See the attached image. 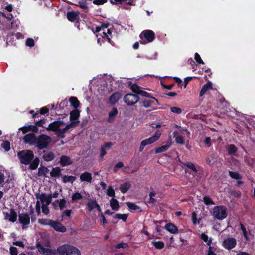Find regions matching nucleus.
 <instances>
[{
	"label": "nucleus",
	"mask_w": 255,
	"mask_h": 255,
	"mask_svg": "<svg viewBox=\"0 0 255 255\" xmlns=\"http://www.w3.org/2000/svg\"><path fill=\"white\" fill-rule=\"evenodd\" d=\"M36 197L38 199H39L42 205H49L52 200V196L51 195L48 194L47 195L45 193H41L40 194V193H37L36 194Z\"/></svg>",
	"instance_id": "10"
},
{
	"label": "nucleus",
	"mask_w": 255,
	"mask_h": 255,
	"mask_svg": "<svg viewBox=\"0 0 255 255\" xmlns=\"http://www.w3.org/2000/svg\"><path fill=\"white\" fill-rule=\"evenodd\" d=\"M56 251L47 248L46 250V252H45L44 255H56Z\"/></svg>",
	"instance_id": "58"
},
{
	"label": "nucleus",
	"mask_w": 255,
	"mask_h": 255,
	"mask_svg": "<svg viewBox=\"0 0 255 255\" xmlns=\"http://www.w3.org/2000/svg\"><path fill=\"white\" fill-rule=\"evenodd\" d=\"M121 94L120 92H116L113 93L109 98V101L111 104H115L121 98Z\"/></svg>",
	"instance_id": "23"
},
{
	"label": "nucleus",
	"mask_w": 255,
	"mask_h": 255,
	"mask_svg": "<svg viewBox=\"0 0 255 255\" xmlns=\"http://www.w3.org/2000/svg\"><path fill=\"white\" fill-rule=\"evenodd\" d=\"M36 247L38 248L39 253L44 255L45 252H46V250L47 248H44L39 242L37 243Z\"/></svg>",
	"instance_id": "51"
},
{
	"label": "nucleus",
	"mask_w": 255,
	"mask_h": 255,
	"mask_svg": "<svg viewBox=\"0 0 255 255\" xmlns=\"http://www.w3.org/2000/svg\"><path fill=\"white\" fill-rule=\"evenodd\" d=\"M82 198V196L79 192H75L72 196V200L75 201Z\"/></svg>",
	"instance_id": "61"
},
{
	"label": "nucleus",
	"mask_w": 255,
	"mask_h": 255,
	"mask_svg": "<svg viewBox=\"0 0 255 255\" xmlns=\"http://www.w3.org/2000/svg\"><path fill=\"white\" fill-rule=\"evenodd\" d=\"M161 135V132L158 130L155 132L154 135L151 137L142 141L139 147L140 152L143 150L145 146L151 144L157 141L159 139Z\"/></svg>",
	"instance_id": "6"
},
{
	"label": "nucleus",
	"mask_w": 255,
	"mask_h": 255,
	"mask_svg": "<svg viewBox=\"0 0 255 255\" xmlns=\"http://www.w3.org/2000/svg\"><path fill=\"white\" fill-rule=\"evenodd\" d=\"M80 117V111L78 109H74L70 113V119L72 121H78Z\"/></svg>",
	"instance_id": "24"
},
{
	"label": "nucleus",
	"mask_w": 255,
	"mask_h": 255,
	"mask_svg": "<svg viewBox=\"0 0 255 255\" xmlns=\"http://www.w3.org/2000/svg\"><path fill=\"white\" fill-rule=\"evenodd\" d=\"M79 12L74 11H68L67 13V18L70 22H74L79 19Z\"/></svg>",
	"instance_id": "18"
},
{
	"label": "nucleus",
	"mask_w": 255,
	"mask_h": 255,
	"mask_svg": "<svg viewBox=\"0 0 255 255\" xmlns=\"http://www.w3.org/2000/svg\"><path fill=\"white\" fill-rule=\"evenodd\" d=\"M19 130L22 131L23 133H26L30 131L36 133L38 132V129L36 126L32 125L27 126H23L20 128Z\"/></svg>",
	"instance_id": "14"
},
{
	"label": "nucleus",
	"mask_w": 255,
	"mask_h": 255,
	"mask_svg": "<svg viewBox=\"0 0 255 255\" xmlns=\"http://www.w3.org/2000/svg\"><path fill=\"white\" fill-rule=\"evenodd\" d=\"M55 133H56V134L57 135V136L58 137H59L60 138L63 139V138H65V132H64L63 129H61L59 128L58 130H57L55 132Z\"/></svg>",
	"instance_id": "52"
},
{
	"label": "nucleus",
	"mask_w": 255,
	"mask_h": 255,
	"mask_svg": "<svg viewBox=\"0 0 255 255\" xmlns=\"http://www.w3.org/2000/svg\"><path fill=\"white\" fill-rule=\"evenodd\" d=\"M171 144H172V141L171 139H169L167 141L166 144H165L164 145H162L160 147H158L157 148H156L155 149V152L156 153L165 152V151H167L170 147V146H171Z\"/></svg>",
	"instance_id": "19"
},
{
	"label": "nucleus",
	"mask_w": 255,
	"mask_h": 255,
	"mask_svg": "<svg viewBox=\"0 0 255 255\" xmlns=\"http://www.w3.org/2000/svg\"><path fill=\"white\" fill-rule=\"evenodd\" d=\"M49 172L48 168L45 166H41L38 169V176L47 177L46 174Z\"/></svg>",
	"instance_id": "33"
},
{
	"label": "nucleus",
	"mask_w": 255,
	"mask_h": 255,
	"mask_svg": "<svg viewBox=\"0 0 255 255\" xmlns=\"http://www.w3.org/2000/svg\"><path fill=\"white\" fill-rule=\"evenodd\" d=\"M204 202L205 204L207 205L214 204L212 199L208 196H205L204 197Z\"/></svg>",
	"instance_id": "54"
},
{
	"label": "nucleus",
	"mask_w": 255,
	"mask_h": 255,
	"mask_svg": "<svg viewBox=\"0 0 255 255\" xmlns=\"http://www.w3.org/2000/svg\"><path fill=\"white\" fill-rule=\"evenodd\" d=\"M152 243L157 249H162L164 247V243L162 241H152Z\"/></svg>",
	"instance_id": "42"
},
{
	"label": "nucleus",
	"mask_w": 255,
	"mask_h": 255,
	"mask_svg": "<svg viewBox=\"0 0 255 255\" xmlns=\"http://www.w3.org/2000/svg\"><path fill=\"white\" fill-rule=\"evenodd\" d=\"M69 102L71 104V105L75 109H77V108L80 105V102L76 97H71L69 99Z\"/></svg>",
	"instance_id": "30"
},
{
	"label": "nucleus",
	"mask_w": 255,
	"mask_h": 255,
	"mask_svg": "<svg viewBox=\"0 0 255 255\" xmlns=\"http://www.w3.org/2000/svg\"><path fill=\"white\" fill-rule=\"evenodd\" d=\"M211 89H212V83L211 82L209 81L202 86L199 93V96L200 97L203 96L208 90Z\"/></svg>",
	"instance_id": "25"
},
{
	"label": "nucleus",
	"mask_w": 255,
	"mask_h": 255,
	"mask_svg": "<svg viewBox=\"0 0 255 255\" xmlns=\"http://www.w3.org/2000/svg\"><path fill=\"white\" fill-rule=\"evenodd\" d=\"M229 175L233 179H236V180H241L242 177L241 175L238 173L236 172H233L229 171Z\"/></svg>",
	"instance_id": "43"
},
{
	"label": "nucleus",
	"mask_w": 255,
	"mask_h": 255,
	"mask_svg": "<svg viewBox=\"0 0 255 255\" xmlns=\"http://www.w3.org/2000/svg\"><path fill=\"white\" fill-rule=\"evenodd\" d=\"M152 100H145L143 101V105L145 108H148L150 107L152 104H153L155 102L158 103V100L154 97H151Z\"/></svg>",
	"instance_id": "32"
},
{
	"label": "nucleus",
	"mask_w": 255,
	"mask_h": 255,
	"mask_svg": "<svg viewBox=\"0 0 255 255\" xmlns=\"http://www.w3.org/2000/svg\"><path fill=\"white\" fill-rule=\"evenodd\" d=\"M112 146V143L110 142H106L102 145L100 149V156L101 158H102L104 156H105L107 152L106 150L107 149H109L111 146Z\"/></svg>",
	"instance_id": "20"
},
{
	"label": "nucleus",
	"mask_w": 255,
	"mask_h": 255,
	"mask_svg": "<svg viewBox=\"0 0 255 255\" xmlns=\"http://www.w3.org/2000/svg\"><path fill=\"white\" fill-rule=\"evenodd\" d=\"M128 216V215L126 214H116L114 216V218L115 219H122L123 221L125 222L126 221Z\"/></svg>",
	"instance_id": "48"
},
{
	"label": "nucleus",
	"mask_w": 255,
	"mask_h": 255,
	"mask_svg": "<svg viewBox=\"0 0 255 255\" xmlns=\"http://www.w3.org/2000/svg\"><path fill=\"white\" fill-rule=\"evenodd\" d=\"M76 5L83 9L85 12L88 11V6L85 0L79 1Z\"/></svg>",
	"instance_id": "36"
},
{
	"label": "nucleus",
	"mask_w": 255,
	"mask_h": 255,
	"mask_svg": "<svg viewBox=\"0 0 255 255\" xmlns=\"http://www.w3.org/2000/svg\"><path fill=\"white\" fill-rule=\"evenodd\" d=\"M173 136L175 139V142L177 144L183 145L184 144V137L179 135V132L178 131L175 130L173 133Z\"/></svg>",
	"instance_id": "22"
},
{
	"label": "nucleus",
	"mask_w": 255,
	"mask_h": 255,
	"mask_svg": "<svg viewBox=\"0 0 255 255\" xmlns=\"http://www.w3.org/2000/svg\"><path fill=\"white\" fill-rule=\"evenodd\" d=\"M34 41L32 38H28L26 39V45L30 47H33L34 46Z\"/></svg>",
	"instance_id": "53"
},
{
	"label": "nucleus",
	"mask_w": 255,
	"mask_h": 255,
	"mask_svg": "<svg viewBox=\"0 0 255 255\" xmlns=\"http://www.w3.org/2000/svg\"><path fill=\"white\" fill-rule=\"evenodd\" d=\"M154 197H156V192H150L149 194V199L148 201V203L150 204H154L155 201L156 199L154 198Z\"/></svg>",
	"instance_id": "49"
},
{
	"label": "nucleus",
	"mask_w": 255,
	"mask_h": 255,
	"mask_svg": "<svg viewBox=\"0 0 255 255\" xmlns=\"http://www.w3.org/2000/svg\"><path fill=\"white\" fill-rule=\"evenodd\" d=\"M170 110L172 112L179 114L182 113V110L181 108L176 107H172L170 108Z\"/></svg>",
	"instance_id": "56"
},
{
	"label": "nucleus",
	"mask_w": 255,
	"mask_h": 255,
	"mask_svg": "<svg viewBox=\"0 0 255 255\" xmlns=\"http://www.w3.org/2000/svg\"><path fill=\"white\" fill-rule=\"evenodd\" d=\"M237 244V241L233 237H228L224 239L223 242V247L228 250L233 249Z\"/></svg>",
	"instance_id": "9"
},
{
	"label": "nucleus",
	"mask_w": 255,
	"mask_h": 255,
	"mask_svg": "<svg viewBox=\"0 0 255 255\" xmlns=\"http://www.w3.org/2000/svg\"><path fill=\"white\" fill-rule=\"evenodd\" d=\"M51 177H60L61 174V169L59 167L53 168L51 171L50 173Z\"/></svg>",
	"instance_id": "29"
},
{
	"label": "nucleus",
	"mask_w": 255,
	"mask_h": 255,
	"mask_svg": "<svg viewBox=\"0 0 255 255\" xmlns=\"http://www.w3.org/2000/svg\"><path fill=\"white\" fill-rule=\"evenodd\" d=\"M64 124L63 121L56 120L49 124L47 127H46L45 129L48 131L56 132Z\"/></svg>",
	"instance_id": "8"
},
{
	"label": "nucleus",
	"mask_w": 255,
	"mask_h": 255,
	"mask_svg": "<svg viewBox=\"0 0 255 255\" xmlns=\"http://www.w3.org/2000/svg\"><path fill=\"white\" fill-rule=\"evenodd\" d=\"M194 59L197 63L204 64V62L202 61L200 56L198 53H195Z\"/></svg>",
	"instance_id": "55"
},
{
	"label": "nucleus",
	"mask_w": 255,
	"mask_h": 255,
	"mask_svg": "<svg viewBox=\"0 0 255 255\" xmlns=\"http://www.w3.org/2000/svg\"><path fill=\"white\" fill-rule=\"evenodd\" d=\"M201 238L205 242L207 243V244L209 246H210L212 243V239L211 238L209 239L208 236L204 233L201 234Z\"/></svg>",
	"instance_id": "45"
},
{
	"label": "nucleus",
	"mask_w": 255,
	"mask_h": 255,
	"mask_svg": "<svg viewBox=\"0 0 255 255\" xmlns=\"http://www.w3.org/2000/svg\"><path fill=\"white\" fill-rule=\"evenodd\" d=\"M140 38L143 40H146V42L140 41V43L144 44L145 43H149L152 42L155 38V34L154 32L150 30H143L139 35Z\"/></svg>",
	"instance_id": "5"
},
{
	"label": "nucleus",
	"mask_w": 255,
	"mask_h": 255,
	"mask_svg": "<svg viewBox=\"0 0 255 255\" xmlns=\"http://www.w3.org/2000/svg\"><path fill=\"white\" fill-rule=\"evenodd\" d=\"M4 174L0 172V185L3 183L2 187H3V190L4 191L8 190L11 187L13 186V184L12 180H9L8 179L6 182H4Z\"/></svg>",
	"instance_id": "12"
},
{
	"label": "nucleus",
	"mask_w": 255,
	"mask_h": 255,
	"mask_svg": "<svg viewBox=\"0 0 255 255\" xmlns=\"http://www.w3.org/2000/svg\"><path fill=\"white\" fill-rule=\"evenodd\" d=\"M51 142V138L50 136L42 134L37 136L35 146L39 150L46 149Z\"/></svg>",
	"instance_id": "3"
},
{
	"label": "nucleus",
	"mask_w": 255,
	"mask_h": 255,
	"mask_svg": "<svg viewBox=\"0 0 255 255\" xmlns=\"http://www.w3.org/2000/svg\"><path fill=\"white\" fill-rule=\"evenodd\" d=\"M57 251L62 255H81V252L77 248L68 244L58 247Z\"/></svg>",
	"instance_id": "2"
},
{
	"label": "nucleus",
	"mask_w": 255,
	"mask_h": 255,
	"mask_svg": "<svg viewBox=\"0 0 255 255\" xmlns=\"http://www.w3.org/2000/svg\"><path fill=\"white\" fill-rule=\"evenodd\" d=\"M227 215L228 210L225 206H217L213 209V216L215 219L222 220L225 219Z\"/></svg>",
	"instance_id": "4"
},
{
	"label": "nucleus",
	"mask_w": 255,
	"mask_h": 255,
	"mask_svg": "<svg viewBox=\"0 0 255 255\" xmlns=\"http://www.w3.org/2000/svg\"><path fill=\"white\" fill-rule=\"evenodd\" d=\"M118 110L116 108H113L112 110L109 113L108 121L110 122L111 119H113L117 115Z\"/></svg>",
	"instance_id": "41"
},
{
	"label": "nucleus",
	"mask_w": 255,
	"mask_h": 255,
	"mask_svg": "<svg viewBox=\"0 0 255 255\" xmlns=\"http://www.w3.org/2000/svg\"><path fill=\"white\" fill-rule=\"evenodd\" d=\"M10 252L11 255H17V250L16 247H11L10 249Z\"/></svg>",
	"instance_id": "64"
},
{
	"label": "nucleus",
	"mask_w": 255,
	"mask_h": 255,
	"mask_svg": "<svg viewBox=\"0 0 255 255\" xmlns=\"http://www.w3.org/2000/svg\"><path fill=\"white\" fill-rule=\"evenodd\" d=\"M18 220L19 222L22 225V228H25V226L30 223V216L27 213H21L19 215Z\"/></svg>",
	"instance_id": "13"
},
{
	"label": "nucleus",
	"mask_w": 255,
	"mask_h": 255,
	"mask_svg": "<svg viewBox=\"0 0 255 255\" xmlns=\"http://www.w3.org/2000/svg\"><path fill=\"white\" fill-rule=\"evenodd\" d=\"M228 154L234 155L237 151V148L234 144H230L227 148Z\"/></svg>",
	"instance_id": "35"
},
{
	"label": "nucleus",
	"mask_w": 255,
	"mask_h": 255,
	"mask_svg": "<svg viewBox=\"0 0 255 255\" xmlns=\"http://www.w3.org/2000/svg\"><path fill=\"white\" fill-rule=\"evenodd\" d=\"M132 91L135 93L137 95H138L141 91V87L138 86L137 84H133L130 87Z\"/></svg>",
	"instance_id": "40"
},
{
	"label": "nucleus",
	"mask_w": 255,
	"mask_h": 255,
	"mask_svg": "<svg viewBox=\"0 0 255 255\" xmlns=\"http://www.w3.org/2000/svg\"><path fill=\"white\" fill-rule=\"evenodd\" d=\"M56 251L47 248L46 250V252H45L44 255H56Z\"/></svg>",
	"instance_id": "59"
},
{
	"label": "nucleus",
	"mask_w": 255,
	"mask_h": 255,
	"mask_svg": "<svg viewBox=\"0 0 255 255\" xmlns=\"http://www.w3.org/2000/svg\"><path fill=\"white\" fill-rule=\"evenodd\" d=\"M165 229L172 234H176L178 232L177 227L173 223H168L165 226Z\"/></svg>",
	"instance_id": "27"
},
{
	"label": "nucleus",
	"mask_w": 255,
	"mask_h": 255,
	"mask_svg": "<svg viewBox=\"0 0 255 255\" xmlns=\"http://www.w3.org/2000/svg\"><path fill=\"white\" fill-rule=\"evenodd\" d=\"M48 205H42V211L45 215H47L49 213V210L47 207Z\"/></svg>",
	"instance_id": "62"
},
{
	"label": "nucleus",
	"mask_w": 255,
	"mask_h": 255,
	"mask_svg": "<svg viewBox=\"0 0 255 255\" xmlns=\"http://www.w3.org/2000/svg\"><path fill=\"white\" fill-rule=\"evenodd\" d=\"M56 251L47 248L46 250V252H45L44 255H56Z\"/></svg>",
	"instance_id": "57"
},
{
	"label": "nucleus",
	"mask_w": 255,
	"mask_h": 255,
	"mask_svg": "<svg viewBox=\"0 0 255 255\" xmlns=\"http://www.w3.org/2000/svg\"><path fill=\"white\" fill-rule=\"evenodd\" d=\"M215 249L211 246H210L207 255H216V253H215Z\"/></svg>",
	"instance_id": "63"
},
{
	"label": "nucleus",
	"mask_w": 255,
	"mask_h": 255,
	"mask_svg": "<svg viewBox=\"0 0 255 255\" xmlns=\"http://www.w3.org/2000/svg\"><path fill=\"white\" fill-rule=\"evenodd\" d=\"M131 187V184L129 182H125L122 184H121L120 186V190L121 191H128V190L129 189V188Z\"/></svg>",
	"instance_id": "39"
},
{
	"label": "nucleus",
	"mask_w": 255,
	"mask_h": 255,
	"mask_svg": "<svg viewBox=\"0 0 255 255\" xmlns=\"http://www.w3.org/2000/svg\"><path fill=\"white\" fill-rule=\"evenodd\" d=\"M17 156L20 162L24 165H29V167L31 170H35L39 164L38 157L34 158L33 152L31 150H23L17 153Z\"/></svg>",
	"instance_id": "1"
},
{
	"label": "nucleus",
	"mask_w": 255,
	"mask_h": 255,
	"mask_svg": "<svg viewBox=\"0 0 255 255\" xmlns=\"http://www.w3.org/2000/svg\"><path fill=\"white\" fill-rule=\"evenodd\" d=\"M3 214L5 220H7L12 222H14L16 220L17 214L13 210H11L10 213L3 212Z\"/></svg>",
	"instance_id": "16"
},
{
	"label": "nucleus",
	"mask_w": 255,
	"mask_h": 255,
	"mask_svg": "<svg viewBox=\"0 0 255 255\" xmlns=\"http://www.w3.org/2000/svg\"><path fill=\"white\" fill-rule=\"evenodd\" d=\"M51 226L58 232H65L66 231V228L65 226L62 225L60 222L52 220Z\"/></svg>",
	"instance_id": "17"
},
{
	"label": "nucleus",
	"mask_w": 255,
	"mask_h": 255,
	"mask_svg": "<svg viewBox=\"0 0 255 255\" xmlns=\"http://www.w3.org/2000/svg\"><path fill=\"white\" fill-rule=\"evenodd\" d=\"M107 2V0H94L93 1L94 4L100 5H103Z\"/></svg>",
	"instance_id": "60"
},
{
	"label": "nucleus",
	"mask_w": 255,
	"mask_h": 255,
	"mask_svg": "<svg viewBox=\"0 0 255 255\" xmlns=\"http://www.w3.org/2000/svg\"><path fill=\"white\" fill-rule=\"evenodd\" d=\"M59 163L62 167L70 165L73 163L70 157L67 155H62L60 158Z\"/></svg>",
	"instance_id": "15"
},
{
	"label": "nucleus",
	"mask_w": 255,
	"mask_h": 255,
	"mask_svg": "<svg viewBox=\"0 0 255 255\" xmlns=\"http://www.w3.org/2000/svg\"><path fill=\"white\" fill-rule=\"evenodd\" d=\"M139 100V98L136 94H128L124 97V102L128 105H133Z\"/></svg>",
	"instance_id": "7"
},
{
	"label": "nucleus",
	"mask_w": 255,
	"mask_h": 255,
	"mask_svg": "<svg viewBox=\"0 0 255 255\" xmlns=\"http://www.w3.org/2000/svg\"><path fill=\"white\" fill-rule=\"evenodd\" d=\"M107 32H106L105 30L103 31V35L102 37L104 39H106L108 42L110 43H112V40L111 38L109 37L108 35H111L112 31L109 29H106Z\"/></svg>",
	"instance_id": "38"
},
{
	"label": "nucleus",
	"mask_w": 255,
	"mask_h": 255,
	"mask_svg": "<svg viewBox=\"0 0 255 255\" xmlns=\"http://www.w3.org/2000/svg\"><path fill=\"white\" fill-rule=\"evenodd\" d=\"M80 178L82 181H86L88 182H91L92 179L91 174L88 172H85L82 173L80 176Z\"/></svg>",
	"instance_id": "28"
},
{
	"label": "nucleus",
	"mask_w": 255,
	"mask_h": 255,
	"mask_svg": "<svg viewBox=\"0 0 255 255\" xmlns=\"http://www.w3.org/2000/svg\"><path fill=\"white\" fill-rule=\"evenodd\" d=\"M63 182L64 183L71 182L72 183L75 180V177L72 176L64 175L62 177Z\"/></svg>",
	"instance_id": "44"
},
{
	"label": "nucleus",
	"mask_w": 255,
	"mask_h": 255,
	"mask_svg": "<svg viewBox=\"0 0 255 255\" xmlns=\"http://www.w3.org/2000/svg\"><path fill=\"white\" fill-rule=\"evenodd\" d=\"M110 202L111 207L113 210L117 211L119 209V202L116 199L112 198L110 200Z\"/></svg>",
	"instance_id": "37"
},
{
	"label": "nucleus",
	"mask_w": 255,
	"mask_h": 255,
	"mask_svg": "<svg viewBox=\"0 0 255 255\" xmlns=\"http://www.w3.org/2000/svg\"><path fill=\"white\" fill-rule=\"evenodd\" d=\"M43 155L42 156V158L45 161L49 162L52 161L55 157L54 154L51 152H47L45 150L43 151Z\"/></svg>",
	"instance_id": "21"
},
{
	"label": "nucleus",
	"mask_w": 255,
	"mask_h": 255,
	"mask_svg": "<svg viewBox=\"0 0 255 255\" xmlns=\"http://www.w3.org/2000/svg\"><path fill=\"white\" fill-rule=\"evenodd\" d=\"M1 147L6 151H8L10 149V144L8 141H4L2 143Z\"/></svg>",
	"instance_id": "50"
},
{
	"label": "nucleus",
	"mask_w": 255,
	"mask_h": 255,
	"mask_svg": "<svg viewBox=\"0 0 255 255\" xmlns=\"http://www.w3.org/2000/svg\"><path fill=\"white\" fill-rule=\"evenodd\" d=\"M52 220L41 219L38 220V223L41 225L51 226Z\"/></svg>",
	"instance_id": "46"
},
{
	"label": "nucleus",
	"mask_w": 255,
	"mask_h": 255,
	"mask_svg": "<svg viewBox=\"0 0 255 255\" xmlns=\"http://www.w3.org/2000/svg\"><path fill=\"white\" fill-rule=\"evenodd\" d=\"M126 204L131 211H134L136 210H139L140 212L142 211L141 208L134 203L128 202L126 203Z\"/></svg>",
	"instance_id": "31"
},
{
	"label": "nucleus",
	"mask_w": 255,
	"mask_h": 255,
	"mask_svg": "<svg viewBox=\"0 0 255 255\" xmlns=\"http://www.w3.org/2000/svg\"><path fill=\"white\" fill-rule=\"evenodd\" d=\"M79 121H72L70 123L67 125L65 128L63 129L64 132H66L68 131L69 129H70L71 128H73L74 126V124L79 123Z\"/></svg>",
	"instance_id": "47"
},
{
	"label": "nucleus",
	"mask_w": 255,
	"mask_h": 255,
	"mask_svg": "<svg viewBox=\"0 0 255 255\" xmlns=\"http://www.w3.org/2000/svg\"><path fill=\"white\" fill-rule=\"evenodd\" d=\"M36 138L37 136L34 133H28L23 137V140L25 144L35 146Z\"/></svg>",
	"instance_id": "11"
},
{
	"label": "nucleus",
	"mask_w": 255,
	"mask_h": 255,
	"mask_svg": "<svg viewBox=\"0 0 255 255\" xmlns=\"http://www.w3.org/2000/svg\"><path fill=\"white\" fill-rule=\"evenodd\" d=\"M182 164L184 166H186L189 169L191 170L194 173L198 172V170L194 163L190 162H186L185 163H183Z\"/></svg>",
	"instance_id": "34"
},
{
	"label": "nucleus",
	"mask_w": 255,
	"mask_h": 255,
	"mask_svg": "<svg viewBox=\"0 0 255 255\" xmlns=\"http://www.w3.org/2000/svg\"><path fill=\"white\" fill-rule=\"evenodd\" d=\"M87 207L89 210L91 211L95 208H97L99 211H100V207L97 203L95 200H90L87 203Z\"/></svg>",
	"instance_id": "26"
}]
</instances>
